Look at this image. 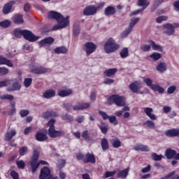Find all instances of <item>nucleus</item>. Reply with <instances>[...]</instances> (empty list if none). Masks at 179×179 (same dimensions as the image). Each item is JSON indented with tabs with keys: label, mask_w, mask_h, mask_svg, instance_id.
<instances>
[{
	"label": "nucleus",
	"mask_w": 179,
	"mask_h": 179,
	"mask_svg": "<svg viewBox=\"0 0 179 179\" xmlns=\"http://www.w3.org/2000/svg\"><path fill=\"white\" fill-rule=\"evenodd\" d=\"M48 16L49 19H55L58 23L52 28V31L61 30L69 26V16L64 17L62 14L55 11L49 12Z\"/></svg>",
	"instance_id": "f257e3e1"
},
{
	"label": "nucleus",
	"mask_w": 179,
	"mask_h": 179,
	"mask_svg": "<svg viewBox=\"0 0 179 179\" xmlns=\"http://www.w3.org/2000/svg\"><path fill=\"white\" fill-rule=\"evenodd\" d=\"M55 124V120L54 119H51L48 122V127H49L48 134L50 138H59V136H64L65 135V131L64 130H56Z\"/></svg>",
	"instance_id": "f03ea898"
},
{
	"label": "nucleus",
	"mask_w": 179,
	"mask_h": 179,
	"mask_svg": "<svg viewBox=\"0 0 179 179\" xmlns=\"http://www.w3.org/2000/svg\"><path fill=\"white\" fill-rule=\"evenodd\" d=\"M103 48L106 54H110L111 52H114V51H117V50L120 48V45L115 43V41H114V39H113V38H110L105 43Z\"/></svg>",
	"instance_id": "7ed1b4c3"
},
{
	"label": "nucleus",
	"mask_w": 179,
	"mask_h": 179,
	"mask_svg": "<svg viewBox=\"0 0 179 179\" xmlns=\"http://www.w3.org/2000/svg\"><path fill=\"white\" fill-rule=\"evenodd\" d=\"M64 107L68 111H74L79 110H85V108H89L90 107V103H78L77 105L72 107V103H64Z\"/></svg>",
	"instance_id": "20e7f679"
},
{
	"label": "nucleus",
	"mask_w": 179,
	"mask_h": 179,
	"mask_svg": "<svg viewBox=\"0 0 179 179\" xmlns=\"http://www.w3.org/2000/svg\"><path fill=\"white\" fill-rule=\"evenodd\" d=\"M38 162V153L34 152V155L32 157L30 165L32 169V172L34 173L38 167H40V164H48L47 162L45 161H40Z\"/></svg>",
	"instance_id": "39448f33"
},
{
	"label": "nucleus",
	"mask_w": 179,
	"mask_h": 179,
	"mask_svg": "<svg viewBox=\"0 0 179 179\" xmlns=\"http://www.w3.org/2000/svg\"><path fill=\"white\" fill-rule=\"evenodd\" d=\"M76 158L78 160H83L84 163H92V164L96 163V157H94V155L90 153H87L85 155L78 154Z\"/></svg>",
	"instance_id": "423d86ee"
},
{
	"label": "nucleus",
	"mask_w": 179,
	"mask_h": 179,
	"mask_svg": "<svg viewBox=\"0 0 179 179\" xmlns=\"http://www.w3.org/2000/svg\"><path fill=\"white\" fill-rule=\"evenodd\" d=\"M108 103H110V104L115 103L118 107H124V106H125V98L118 95H112L108 99Z\"/></svg>",
	"instance_id": "0eeeda50"
},
{
	"label": "nucleus",
	"mask_w": 179,
	"mask_h": 179,
	"mask_svg": "<svg viewBox=\"0 0 179 179\" xmlns=\"http://www.w3.org/2000/svg\"><path fill=\"white\" fill-rule=\"evenodd\" d=\"M129 89L133 92V93H140V94H143V92H141V89H142V83L141 81H134V83H131L129 85Z\"/></svg>",
	"instance_id": "6e6552de"
},
{
	"label": "nucleus",
	"mask_w": 179,
	"mask_h": 179,
	"mask_svg": "<svg viewBox=\"0 0 179 179\" xmlns=\"http://www.w3.org/2000/svg\"><path fill=\"white\" fill-rule=\"evenodd\" d=\"M179 27L178 23H174L173 24H166L164 25V28L165 29L164 33L167 34V36H172L174 34L175 29Z\"/></svg>",
	"instance_id": "1a4fd4ad"
},
{
	"label": "nucleus",
	"mask_w": 179,
	"mask_h": 179,
	"mask_svg": "<svg viewBox=\"0 0 179 179\" xmlns=\"http://www.w3.org/2000/svg\"><path fill=\"white\" fill-rule=\"evenodd\" d=\"M22 36L25 40H28V41H30L31 43L37 41V40L40 38V36H36L31 31L26 29L23 30Z\"/></svg>",
	"instance_id": "9d476101"
},
{
	"label": "nucleus",
	"mask_w": 179,
	"mask_h": 179,
	"mask_svg": "<svg viewBox=\"0 0 179 179\" xmlns=\"http://www.w3.org/2000/svg\"><path fill=\"white\" fill-rule=\"evenodd\" d=\"M29 69L32 73H35L36 75H40L41 73H47V72H50V69H45L44 67H38L34 65H31L29 66Z\"/></svg>",
	"instance_id": "9b49d317"
},
{
	"label": "nucleus",
	"mask_w": 179,
	"mask_h": 179,
	"mask_svg": "<svg viewBox=\"0 0 179 179\" xmlns=\"http://www.w3.org/2000/svg\"><path fill=\"white\" fill-rule=\"evenodd\" d=\"M97 13V8L94 6H90L83 10V15L85 16H92L96 15Z\"/></svg>",
	"instance_id": "f8f14e48"
},
{
	"label": "nucleus",
	"mask_w": 179,
	"mask_h": 179,
	"mask_svg": "<svg viewBox=\"0 0 179 179\" xmlns=\"http://www.w3.org/2000/svg\"><path fill=\"white\" fill-rule=\"evenodd\" d=\"M51 178V171L50 169L44 167L41 171L39 179H50Z\"/></svg>",
	"instance_id": "ddd939ff"
},
{
	"label": "nucleus",
	"mask_w": 179,
	"mask_h": 179,
	"mask_svg": "<svg viewBox=\"0 0 179 179\" xmlns=\"http://www.w3.org/2000/svg\"><path fill=\"white\" fill-rule=\"evenodd\" d=\"M85 45L86 48L87 55H90V54H92V52L96 51V48H97V46H96V45L92 42H88L85 43Z\"/></svg>",
	"instance_id": "4468645a"
},
{
	"label": "nucleus",
	"mask_w": 179,
	"mask_h": 179,
	"mask_svg": "<svg viewBox=\"0 0 179 179\" xmlns=\"http://www.w3.org/2000/svg\"><path fill=\"white\" fill-rule=\"evenodd\" d=\"M145 114H146V115L148 117H149V118H150L152 121H156V120H157V117H156V115L153 114V109L152 108H143Z\"/></svg>",
	"instance_id": "2eb2a0df"
},
{
	"label": "nucleus",
	"mask_w": 179,
	"mask_h": 179,
	"mask_svg": "<svg viewBox=\"0 0 179 179\" xmlns=\"http://www.w3.org/2000/svg\"><path fill=\"white\" fill-rule=\"evenodd\" d=\"M1 100H9L10 106L14 108L16 106V102L13 100L14 97L10 94H3L0 96Z\"/></svg>",
	"instance_id": "dca6fc26"
},
{
	"label": "nucleus",
	"mask_w": 179,
	"mask_h": 179,
	"mask_svg": "<svg viewBox=\"0 0 179 179\" xmlns=\"http://www.w3.org/2000/svg\"><path fill=\"white\" fill-rule=\"evenodd\" d=\"M8 92H15L16 90H20V85L17 80H15L12 81V85L7 88Z\"/></svg>",
	"instance_id": "f3484780"
},
{
	"label": "nucleus",
	"mask_w": 179,
	"mask_h": 179,
	"mask_svg": "<svg viewBox=\"0 0 179 179\" xmlns=\"http://www.w3.org/2000/svg\"><path fill=\"white\" fill-rule=\"evenodd\" d=\"M165 135L169 138H174L179 136V129H172L165 131Z\"/></svg>",
	"instance_id": "a211bd4d"
},
{
	"label": "nucleus",
	"mask_w": 179,
	"mask_h": 179,
	"mask_svg": "<svg viewBox=\"0 0 179 179\" xmlns=\"http://www.w3.org/2000/svg\"><path fill=\"white\" fill-rule=\"evenodd\" d=\"M16 136V130L14 129H8L5 135V141H9L13 138V136Z\"/></svg>",
	"instance_id": "6ab92c4d"
},
{
	"label": "nucleus",
	"mask_w": 179,
	"mask_h": 179,
	"mask_svg": "<svg viewBox=\"0 0 179 179\" xmlns=\"http://www.w3.org/2000/svg\"><path fill=\"white\" fill-rule=\"evenodd\" d=\"M36 141H38L39 142H44L48 140V136L45 133L37 132L36 134Z\"/></svg>",
	"instance_id": "aec40b11"
},
{
	"label": "nucleus",
	"mask_w": 179,
	"mask_h": 179,
	"mask_svg": "<svg viewBox=\"0 0 179 179\" xmlns=\"http://www.w3.org/2000/svg\"><path fill=\"white\" fill-rule=\"evenodd\" d=\"M55 39L52 37H48L38 42L39 47H44L47 44H52Z\"/></svg>",
	"instance_id": "412c9836"
},
{
	"label": "nucleus",
	"mask_w": 179,
	"mask_h": 179,
	"mask_svg": "<svg viewBox=\"0 0 179 179\" xmlns=\"http://www.w3.org/2000/svg\"><path fill=\"white\" fill-rule=\"evenodd\" d=\"M15 5V1H10V3H8L6 4L3 8V13L4 15H8L10 12V10L12 9V6Z\"/></svg>",
	"instance_id": "4be33fe9"
},
{
	"label": "nucleus",
	"mask_w": 179,
	"mask_h": 179,
	"mask_svg": "<svg viewBox=\"0 0 179 179\" xmlns=\"http://www.w3.org/2000/svg\"><path fill=\"white\" fill-rule=\"evenodd\" d=\"M0 65H7V66H9L10 68L13 67V64H12V62L2 56H0Z\"/></svg>",
	"instance_id": "5701e85b"
},
{
	"label": "nucleus",
	"mask_w": 179,
	"mask_h": 179,
	"mask_svg": "<svg viewBox=\"0 0 179 179\" xmlns=\"http://www.w3.org/2000/svg\"><path fill=\"white\" fill-rule=\"evenodd\" d=\"M134 150H141V152H149V147L142 144H137L134 147Z\"/></svg>",
	"instance_id": "b1692460"
},
{
	"label": "nucleus",
	"mask_w": 179,
	"mask_h": 179,
	"mask_svg": "<svg viewBox=\"0 0 179 179\" xmlns=\"http://www.w3.org/2000/svg\"><path fill=\"white\" fill-rule=\"evenodd\" d=\"M70 94H72L71 90H61L58 91V96L60 97H66L70 96Z\"/></svg>",
	"instance_id": "393cba45"
},
{
	"label": "nucleus",
	"mask_w": 179,
	"mask_h": 179,
	"mask_svg": "<svg viewBox=\"0 0 179 179\" xmlns=\"http://www.w3.org/2000/svg\"><path fill=\"white\" fill-rule=\"evenodd\" d=\"M13 22L15 24H23L24 23V20H23V15H15L14 16Z\"/></svg>",
	"instance_id": "a878e982"
},
{
	"label": "nucleus",
	"mask_w": 179,
	"mask_h": 179,
	"mask_svg": "<svg viewBox=\"0 0 179 179\" xmlns=\"http://www.w3.org/2000/svg\"><path fill=\"white\" fill-rule=\"evenodd\" d=\"M115 13V8L111 6H108L104 11V14L106 15V16H112V15H114Z\"/></svg>",
	"instance_id": "bb28decb"
},
{
	"label": "nucleus",
	"mask_w": 179,
	"mask_h": 179,
	"mask_svg": "<svg viewBox=\"0 0 179 179\" xmlns=\"http://www.w3.org/2000/svg\"><path fill=\"white\" fill-rule=\"evenodd\" d=\"M54 96H55V90H48L43 94L44 99H51V97H54Z\"/></svg>",
	"instance_id": "cd10ccee"
},
{
	"label": "nucleus",
	"mask_w": 179,
	"mask_h": 179,
	"mask_svg": "<svg viewBox=\"0 0 179 179\" xmlns=\"http://www.w3.org/2000/svg\"><path fill=\"white\" fill-rule=\"evenodd\" d=\"M128 173H129V167L123 171H120L117 173V177L118 178H127Z\"/></svg>",
	"instance_id": "c85d7f7f"
},
{
	"label": "nucleus",
	"mask_w": 179,
	"mask_h": 179,
	"mask_svg": "<svg viewBox=\"0 0 179 179\" xmlns=\"http://www.w3.org/2000/svg\"><path fill=\"white\" fill-rule=\"evenodd\" d=\"M156 69L158 72L163 73V72L167 70V65L164 62H161L157 66Z\"/></svg>",
	"instance_id": "c756f323"
},
{
	"label": "nucleus",
	"mask_w": 179,
	"mask_h": 179,
	"mask_svg": "<svg viewBox=\"0 0 179 179\" xmlns=\"http://www.w3.org/2000/svg\"><path fill=\"white\" fill-rule=\"evenodd\" d=\"M165 156L167 159H173L174 156H176V150L171 149H167L165 152Z\"/></svg>",
	"instance_id": "7c9ffc66"
},
{
	"label": "nucleus",
	"mask_w": 179,
	"mask_h": 179,
	"mask_svg": "<svg viewBox=\"0 0 179 179\" xmlns=\"http://www.w3.org/2000/svg\"><path fill=\"white\" fill-rule=\"evenodd\" d=\"M101 145L103 150H107L110 148V145L108 144V141L106 138L101 139Z\"/></svg>",
	"instance_id": "2f4dec72"
},
{
	"label": "nucleus",
	"mask_w": 179,
	"mask_h": 179,
	"mask_svg": "<svg viewBox=\"0 0 179 179\" xmlns=\"http://www.w3.org/2000/svg\"><path fill=\"white\" fill-rule=\"evenodd\" d=\"M149 44L151 45L152 50H154L155 51H163V48L155 43L153 41H150Z\"/></svg>",
	"instance_id": "473e14b6"
},
{
	"label": "nucleus",
	"mask_w": 179,
	"mask_h": 179,
	"mask_svg": "<svg viewBox=\"0 0 179 179\" xmlns=\"http://www.w3.org/2000/svg\"><path fill=\"white\" fill-rule=\"evenodd\" d=\"M117 73V69H109L104 71L105 76H113V75H115Z\"/></svg>",
	"instance_id": "72a5a7b5"
},
{
	"label": "nucleus",
	"mask_w": 179,
	"mask_h": 179,
	"mask_svg": "<svg viewBox=\"0 0 179 179\" xmlns=\"http://www.w3.org/2000/svg\"><path fill=\"white\" fill-rule=\"evenodd\" d=\"M151 90L154 92H159V93H163L164 92V89H163V87L155 84L151 86Z\"/></svg>",
	"instance_id": "f704fd0d"
},
{
	"label": "nucleus",
	"mask_w": 179,
	"mask_h": 179,
	"mask_svg": "<svg viewBox=\"0 0 179 179\" xmlns=\"http://www.w3.org/2000/svg\"><path fill=\"white\" fill-rule=\"evenodd\" d=\"M68 50L65 47H59L55 50L56 54H66Z\"/></svg>",
	"instance_id": "c9c22d12"
},
{
	"label": "nucleus",
	"mask_w": 179,
	"mask_h": 179,
	"mask_svg": "<svg viewBox=\"0 0 179 179\" xmlns=\"http://www.w3.org/2000/svg\"><path fill=\"white\" fill-rule=\"evenodd\" d=\"M129 50L128 48H124L121 51H120V57L122 58H127V57L129 56Z\"/></svg>",
	"instance_id": "e433bc0d"
},
{
	"label": "nucleus",
	"mask_w": 179,
	"mask_h": 179,
	"mask_svg": "<svg viewBox=\"0 0 179 179\" xmlns=\"http://www.w3.org/2000/svg\"><path fill=\"white\" fill-rule=\"evenodd\" d=\"M138 22L139 17L131 18L130 20L129 28L131 29L132 30V29H134V27H135V24H136V23H138Z\"/></svg>",
	"instance_id": "4c0bfd02"
},
{
	"label": "nucleus",
	"mask_w": 179,
	"mask_h": 179,
	"mask_svg": "<svg viewBox=\"0 0 179 179\" xmlns=\"http://www.w3.org/2000/svg\"><path fill=\"white\" fill-rule=\"evenodd\" d=\"M111 143L113 148H118L121 146V141L118 138L113 139Z\"/></svg>",
	"instance_id": "58836bf2"
},
{
	"label": "nucleus",
	"mask_w": 179,
	"mask_h": 179,
	"mask_svg": "<svg viewBox=\"0 0 179 179\" xmlns=\"http://www.w3.org/2000/svg\"><path fill=\"white\" fill-rule=\"evenodd\" d=\"M57 113L52 111H47L43 114V118H50V117H55Z\"/></svg>",
	"instance_id": "ea45409f"
},
{
	"label": "nucleus",
	"mask_w": 179,
	"mask_h": 179,
	"mask_svg": "<svg viewBox=\"0 0 179 179\" xmlns=\"http://www.w3.org/2000/svg\"><path fill=\"white\" fill-rule=\"evenodd\" d=\"M150 58H152L154 61H159L162 58V55L158 52H154L150 55Z\"/></svg>",
	"instance_id": "a19ab883"
},
{
	"label": "nucleus",
	"mask_w": 179,
	"mask_h": 179,
	"mask_svg": "<svg viewBox=\"0 0 179 179\" xmlns=\"http://www.w3.org/2000/svg\"><path fill=\"white\" fill-rule=\"evenodd\" d=\"M138 6H143L146 9L149 6V2H148V0H138Z\"/></svg>",
	"instance_id": "79ce46f5"
},
{
	"label": "nucleus",
	"mask_w": 179,
	"mask_h": 179,
	"mask_svg": "<svg viewBox=\"0 0 179 179\" xmlns=\"http://www.w3.org/2000/svg\"><path fill=\"white\" fill-rule=\"evenodd\" d=\"M131 31H132V29L131 28H128L125 29L123 32L121 34L122 38H125V37H128V36L130 34Z\"/></svg>",
	"instance_id": "37998d69"
},
{
	"label": "nucleus",
	"mask_w": 179,
	"mask_h": 179,
	"mask_svg": "<svg viewBox=\"0 0 179 179\" xmlns=\"http://www.w3.org/2000/svg\"><path fill=\"white\" fill-rule=\"evenodd\" d=\"M10 83H12V81L10 80L6 79L0 82V87H5L6 86H9Z\"/></svg>",
	"instance_id": "c03bdc74"
},
{
	"label": "nucleus",
	"mask_w": 179,
	"mask_h": 179,
	"mask_svg": "<svg viewBox=\"0 0 179 179\" xmlns=\"http://www.w3.org/2000/svg\"><path fill=\"white\" fill-rule=\"evenodd\" d=\"M14 36L17 38H20L22 36H23V30H21L20 29H17L14 31Z\"/></svg>",
	"instance_id": "a18cd8bd"
},
{
	"label": "nucleus",
	"mask_w": 179,
	"mask_h": 179,
	"mask_svg": "<svg viewBox=\"0 0 179 179\" xmlns=\"http://www.w3.org/2000/svg\"><path fill=\"white\" fill-rule=\"evenodd\" d=\"M82 138L85 139L86 141H89L90 139V132L87 130L84 131L81 134Z\"/></svg>",
	"instance_id": "49530a36"
},
{
	"label": "nucleus",
	"mask_w": 179,
	"mask_h": 179,
	"mask_svg": "<svg viewBox=\"0 0 179 179\" xmlns=\"http://www.w3.org/2000/svg\"><path fill=\"white\" fill-rule=\"evenodd\" d=\"M11 22L10 20H6L4 21L0 22V26L1 27H9V26H10Z\"/></svg>",
	"instance_id": "de8ad7c7"
},
{
	"label": "nucleus",
	"mask_w": 179,
	"mask_h": 179,
	"mask_svg": "<svg viewBox=\"0 0 179 179\" xmlns=\"http://www.w3.org/2000/svg\"><path fill=\"white\" fill-rule=\"evenodd\" d=\"M152 160H155V162H159V160H162L163 159V155H157L156 153L152 154Z\"/></svg>",
	"instance_id": "09e8293b"
},
{
	"label": "nucleus",
	"mask_w": 179,
	"mask_h": 179,
	"mask_svg": "<svg viewBox=\"0 0 179 179\" xmlns=\"http://www.w3.org/2000/svg\"><path fill=\"white\" fill-rule=\"evenodd\" d=\"M108 120L111 124H113L114 125H118V121L117 120V117L115 116H109Z\"/></svg>",
	"instance_id": "8fccbe9b"
},
{
	"label": "nucleus",
	"mask_w": 179,
	"mask_h": 179,
	"mask_svg": "<svg viewBox=\"0 0 179 179\" xmlns=\"http://www.w3.org/2000/svg\"><path fill=\"white\" fill-rule=\"evenodd\" d=\"M32 82L33 79L27 78L24 80V85L25 86V87H30Z\"/></svg>",
	"instance_id": "3c124183"
},
{
	"label": "nucleus",
	"mask_w": 179,
	"mask_h": 179,
	"mask_svg": "<svg viewBox=\"0 0 179 179\" xmlns=\"http://www.w3.org/2000/svg\"><path fill=\"white\" fill-rule=\"evenodd\" d=\"M164 1V0H155L154 4L152 6L153 8L152 11L155 10V9L157 8V6H160V5H162V3H163Z\"/></svg>",
	"instance_id": "603ef678"
},
{
	"label": "nucleus",
	"mask_w": 179,
	"mask_h": 179,
	"mask_svg": "<svg viewBox=\"0 0 179 179\" xmlns=\"http://www.w3.org/2000/svg\"><path fill=\"white\" fill-rule=\"evenodd\" d=\"M144 125H146V127H148V128H150L151 129H155V122H152L151 120H147Z\"/></svg>",
	"instance_id": "864d4df0"
},
{
	"label": "nucleus",
	"mask_w": 179,
	"mask_h": 179,
	"mask_svg": "<svg viewBox=\"0 0 179 179\" xmlns=\"http://www.w3.org/2000/svg\"><path fill=\"white\" fill-rule=\"evenodd\" d=\"M144 83H145L147 85V86H148L149 87H150V89L152 88V86H153V80L150 79V78H145L144 80Z\"/></svg>",
	"instance_id": "5fc2aeb1"
},
{
	"label": "nucleus",
	"mask_w": 179,
	"mask_h": 179,
	"mask_svg": "<svg viewBox=\"0 0 179 179\" xmlns=\"http://www.w3.org/2000/svg\"><path fill=\"white\" fill-rule=\"evenodd\" d=\"M29 113H30V112L27 110H21L20 111V115L22 118H24V117H27V115H29Z\"/></svg>",
	"instance_id": "6e6d98bb"
},
{
	"label": "nucleus",
	"mask_w": 179,
	"mask_h": 179,
	"mask_svg": "<svg viewBox=\"0 0 179 179\" xmlns=\"http://www.w3.org/2000/svg\"><path fill=\"white\" fill-rule=\"evenodd\" d=\"M116 171H108L106 172L105 176H103V178H108V177H113V176H115Z\"/></svg>",
	"instance_id": "4d7b16f0"
},
{
	"label": "nucleus",
	"mask_w": 179,
	"mask_h": 179,
	"mask_svg": "<svg viewBox=\"0 0 179 179\" xmlns=\"http://www.w3.org/2000/svg\"><path fill=\"white\" fill-rule=\"evenodd\" d=\"M8 73H9V69L5 67H0V75H8Z\"/></svg>",
	"instance_id": "13d9d810"
},
{
	"label": "nucleus",
	"mask_w": 179,
	"mask_h": 179,
	"mask_svg": "<svg viewBox=\"0 0 179 179\" xmlns=\"http://www.w3.org/2000/svg\"><path fill=\"white\" fill-rule=\"evenodd\" d=\"M102 134H107V131H108V126L107 125H101L99 127Z\"/></svg>",
	"instance_id": "bf43d9fd"
},
{
	"label": "nucleus",
	"mask_w": 179,
	"mask_h": 179,
	"mask_svg": "<svg viewBox=\"0 0 179 179\" xmlns=\"http://www.w3.org/2000/svg\"><path fill=\"white\" fill-rule=\"evenodd\" d=\"M28 148L27 147H22L20 149V154L21 156H24L26 153H27Z\"/></svg>",
	"instance_id": "052dcab7"
},
{
	"label": "nucleus",
	"mask_w": 179,
	"mask_h": 179,
	"mask_svg": "<svg viewBox=\"0 0 179 179\" xmlns=\"http://www.w3.org/2000/svg\"><path fill=\"white\" fill-rule=\"evenodd\" d=\"M141 50L143 51L144 52H146L150 50V45H142L141 46Z\"/></svg>",
	"instance_id": "680f3d73"
},
{
	"label": "nucleus",
	"mask_w": 179,
	"mask_h": 179,
	"mask_svg": "<svg viewBox=\"0 0 179 179\" xmlns=\"http://www.w3.org/2000/svg\"><path fill=\"white\" fill-rule=\"evenodd\" d=\"M176 89H177V87L175 85L169 87L167 90L169 94H173V93L176 92Z\"/></svg>",
	"instance_id": "e2e57ef3"
},
{
	"label": "nucleus",
	"mask_w": 179,
	"mask_h": 179,
	"mask_svg": "<svg viewBox=\"0 0 179 179\" xmlns=\"http://www.w3.org/2000/svg\"><path fill=\"white\" fill-rule=\"evenodd\" d=\"M167 19L166 16H159L157 17L156 21L157 23H162V22H164Z\"/></svg>",
	"instance_id": "0e129e2a"
},
{
	"label": "nucleus",
	"mask_w": 179,
	"mask_h": 179,
	"mask_svg": "<svg viewBox=\"0 0 179 179\" xmlns=\"http://www.w3.org/2000/svg\"><path fill=\"white\" fill-rule=\"evenodd\" d=\"M10 176L13 179H19V173L15 171L10 172Z\"/></svg>",
	"instance_id": "69168bd1"
},
{
	"label": "nucleus",
	"mask_w": 179,
	"mask_h": 179,
	"mask_svg": "<svg viewBox=\"0 0 179 179\" xmlns=\"http://www.w3.org/2000/svg\"><path fill=\"white\" fill-rule=\"evenodd\" d=\"M174 174H176V171H172L171 173H169L168 175L165 176L163 178H161L160 179H169L171 178V177H173L174 176Z\"/></svg>",
	"instance_id": "338daca9"
},
{
	"label": "nucleus",
	"mask_w": 179,
	"mask_h": 179,
	"mask_svg": "<svg viewBox=\"0 0 179 179\" xmlns=\"http://www.w3.org/2000/svg\"><path fill=\"white\" fill-rule=\"evenodd\" d=\"M17 166L18 169H24V162L17 161Z\"/></svg>",
	"instance_id": "774afa93"
}]
</instances>
